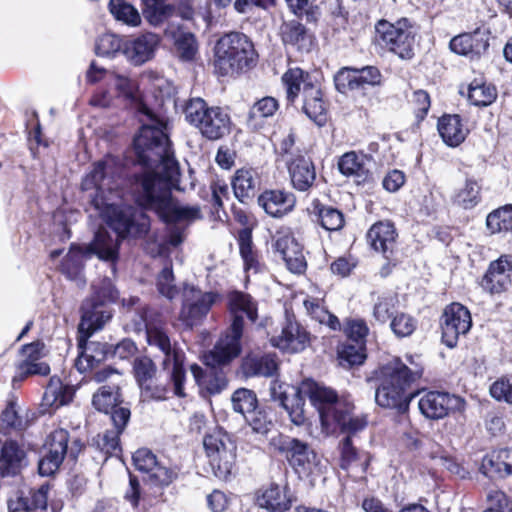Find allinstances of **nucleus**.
Segmentation results:
<instances>
[{
  "mask_svg": "<svg viewBox=\"0 0 512 512\" xmlns=\"http://www.w3.org/2000/svg\"><path fill=\"white\" fill-rule=\"evenodd\" d=\"M81 188L113 232L101 228L86 250L72 246L66 254L61 264V272L78 284L84 283L83 261L90 254L97 255L101 260L114 262L118 258L121 239L126 236H139L149 229V222L143 212L120 208L116 202L120 193L117 190L113 160L96 162L84 177Z\"/></svg>",
  "mask_w": 512,
  "mask_h": 512,
  "instance_id": "nucleus-1",
  "label": "nucleus"
},
{
  "mask_svg": "<svg viewBox=\"0 0 512 512\" xmlns=\"http://www.w3.org/2000/svg\"><path fill=\"white\" fill-rule=\"evenodd\" d=\"M228 308L231 324L216 342L214 348L205 356L207 368L204 370L197 364L190 367L195 382L209 394H218L227 386V379L222 369L217 366L227 365L241 352L240 339L243 335L244 317L255 322L257 319L256 304L250 295L234 291L228 296Z\"/></svg>",
  "mask_w": 512,
  "mask_h": 512,
  "instance_id": "nucleus-2",
  "label": "nucleus"
},
{
  "mask_svg": "<svg viewBox=\"0 0 512 512\" xmlns=\"http://www.w3.org/2000/svg\"><path fill=\"white\" fill-rule=\"evenodd\" d=\"M139 115L141 127L133 140L134 150L142 165L154 168L143 175L140 183L146 177L177 180L179 166L171 149L166 119L145 103L139 104Z\"/></svg>",
  "mask_w": 512,
  "mask_h": 512,
  "instance_id": "nucleus-3",
  "label": "nucleus"
},
{
  "mask_svg": "<svg viewBox=\"0 0 512 512\" xmlns=\"http://www.w3.org/2000/svg\"><path fill=\"white\" fill-rule=\"evenodd\" d=\"M92 289V296L82 304V317L78 328L80 334L78 347L81 352L77 358L76 366L81 372L93 368L95 364L106 359V345L88 342V338L111 319L112 313L106 304L114 302L117 298V291L107 277L99 283H94Z\"/></svg>",
  "mask_w": 512,
  "mask_h": 512,
  "instance_id": "nucleus-4",
  "label": "nucleus"
},
{
  "mask_svg": "<svg viewBox=\"0 0 512 512\" xmlns=\"http://www.w3.org/2000/svg\"><path fill=\"white\" fill-rule=\"evenodd\" d=\"M298 395L309 398L317 409L326 434L340 430L343 433H357L367 425L363 415H353L354 406L346 400H340L334 390L306 379L298 386Z\"/></svg>",
  "mask_w": 512,
  "mask_h": 512,
  "instance_id": "nucleus-5",
  "label": "nucleus"
},
{
  "mask_svg": "<svg viewBox=\"0 0 512 512\" xmlns=\"http://www.w3.org/2000/svg\"><path fill=\"white\" fill-rule=\"evenodd\" d=\"M421 374L422 369L417 365L411 368L399 359L389 361L378 371L376 403L383 408L406 410L414 396L409 389Z\"/></svg>",
  "mask_w": 512,
  "mask_h": 512,
  "instance_id": "nucleus-6",
  "label": "nucleus"
},
{
  "mask_svg": "<svg viewBox=\"0 0 512 512\" xmlns=\"http://www.w3.org/2000/svg\"><path fill=\"white\" fill-rule=\"evenodd\" d=\"M174 180L146 177L139 183L137 202L140 206L155 211L167 223H190L200 219L198 206L179 205L174 202L170 183Z\"/></svg>",
  "mask_w": 512,
  "mask_h": 512,
  "instance_id": "nucleus-7",
  "label": "nucleus"
},
{
  "mask_svg": "<svg viewBox=\"0 0 512 512\" xmlns=\"http://www.w3.org/2000/svg\"><path fill=\"white\" fill-rule=\"evenodd\" d=\"M151 313L152 311L148 307L138 308L135 311L134 329L137 331L145 330L149 347L158 349L163 355V369L169 370L171 368L170 380L174 383V393L177 397H185L184 354L176 345H172L165 330L152 323Z\"/></svg>",
  "mask_w": 512,
  "mask_h": 512,
  "instance_id": "nucleus-8",
  "label": "nucleus"
},
{
  "mask_svg": "<svg viewBox=\"0 0 512 512\" xmlns=\"http://www.w3.org/2000/svg\"><path fill=\"white\" fill-rule=\"evenodd\" d=\"M256 52L249 38L239 32L221 37L215 47V66L222 75L238 73L251 68L256 62Z\"/></svg>",
  "mask_w": 512,
  "mask_h": 512,
  "instance_id": "nucleus-9",
  "label": "nucleus"
},
{
  "mask_svg": "<svg viewBox=\"0 0 512 512\" xmlns=\"http://www.w3.org/2000/svg\"><path fill=\"white\" fill-rule=\"evenodd\" d=\"M187 122L209 140H218L230 131L229 114L220 107H209L202 98L190 99L184 108Z\"/></svg>",
  "mask_w": 512,
  "mask_h": 512,
  "instance_id": "nucleus-10",
  "label": "nucleus"
},
{
  "mask_svg": "<svg viewBox=\"0 0 512 512\" xmlns=\"http://www.w3.org/2000/svg\"><path fill=\"white\" fill-rule=\"evenodd\" d=\"M376 42L397 54L402 59H410L414 52V32L407 19L396 23L381 20L376 25Z\"/></svg>",
  "mask_w": 512,
  "mask_h": 512,
  "instance_id": "nucleus-11",
  "label": "nucleus"
},
{
  "mask_svg": "<svg viewBox=\"0 0 512 512\" xmlns=\"http://www.w3.org/2000/svg\"><path fill=\"white\" fill-rule=\"evenodd\" d=\"M270 445L284 455L299 476H308L317 464V456L310 446L287 435L278 434L271 438Z\"/></svg>",
  "mask_w": 512,
  "mask_h": 512,
  "instance_id": "nucleus-12",
  "label": "nucleus"
},
{
  "mask_svg": "<svg viewBox=\"0 0 512 512\" xmlns=\"http://www.w3.org/2000/svg\"><path fill=\"white\" fill-rule=\"evenodd\" d=\"M217 294L185 284L182 291V306L179 320L188 329L203 323L210 309L215 304Z\"/></svg>",
  "mask_w": 512,
  "mask_h": 512,
  "instance_id": "nucleus-13",
  "label": "nucleus"
},
{
  "mask_svg": "<svg viewBox=\"0 0 512 512\" xmlns=\"http://www.w3.org/2000/svg\"><path fill=\"white\" fill-rule=\"evenodd\" d=\"M203 445L215 475L227 477L236 458V445L222 430H216L204 437Z\"/></svg>",
  "mask_w": 512,
  "mask_h": 512,
  "instance_id": "nucleus-14",
  "label": "nucleus"
},
{
  "mask_svg": "<svg viewBox=\"0 0 512 512\" xmlns=\"http://www.w3.org/2000/svg\"><path fill=\"white\" fill-rule=\"evenodd\" d=\"M465 405V400L460 396L442 391L424 392L418 402L421 414L431 420L443 419L456 411L461 412Z\"/></svg>",
  "mask_w": 512,
  "mask_h": 512,
  "instance_id": "nucleus-15",
  "label": "nucleus"
},
{
  "mask_svg": "<svg viewBox=\"0 0 512 512\" xmlns=\"http://www.w3.org/2000/svg\"><path fill=\"white\" fill-rule=\"evenodd\" d=\"M472 325L469 310L460 303L447 306L441 318L443 343L453 348L461 335L467 334Z\"/></svg>",
  "mask_w": 512,
  "mask_h": 512,
  "instance_id": "nucleus-16",
  "label": "nucleus"
},
{
  "mask_svg": "<svg viewBox=\"0 0 512 512\" xmlns=\"http://www.w3.org/2000/svg\"><path fill=\"white\" fill-rule=\"evenodd\" d=\"M69 434L65 429L51 432L45 443V455L40 459L38 469L42 476L52 475L63 462L67 453Z\"/></svg>",
  "mask_w": 512,
  "mask_h": 512,
  "instance_id": "nucleus-17",
  "label": "nucleus"
},
{
  "mask_svg": "<svg viewBox=\"0 0 512 512\" xmlns=\"http://www.w3.org/2000/svg\"><path fill=\"white\" fill-rule=\"evenodd\" d=\"M512 283V255H501L492 261L482 278L481 286L491 295L508 290Z\"/></svg>",
  "mask_w": 512,
  "mask_h": 512,
  "instance_id": "nucleus-18",
  "label": "nucleus"
},
{
  "mask_svg": "<svg viewBox=\"0 0 512 512\" xmlns=\"http://www.w3.org/2000/svg\"><path fill=\"white\" fill-rule=\"evenodd\" d=\"M133 463L137 470L148 474L149 479L156 485H169L177 476L175 470L158 461L155 454L147 448L138 449L133 454Z\"/></svg>",
  "mask_w": 512,
  "mask_h": 512,
  "instance_id": "nucleus-19",
  "label": "nucleus"
},
{
  "mask_svg": "<svg viewBox=\"0 0 512 512\" xmlns=\"http://www.w3.org/2000/svg\"><path fill=\"white\" fill-rule=\"evenodd\" d=\"M49 485L38 489L18 490L7 501L9 512H47Z\"/></svg>",
  "mask_w": 512,
  "mask_h": 512,
  "instance_id": "nucleus-20",
  "label": "nucleus"
},
{
  "mask_svg": "<svg viewBox=\"0 0 512 512\" xmlns=\"http://www.w3.org/2000/svg\"><path fill=\"white\" fill-rule=\"evenodd\" d=\"M160 44L158 34L143 33L123 43V55L133 65L139 66L150 61Z\"/></svg>",
  "mask_w": 512,
  "mask_h": 512,
  "instance_id": "nucleus-21",
  "label": "nucleus"
},
{
  "mask_svg": "<svg viewBox=\"0 0 512 512\" xmlns=\"http://www.w3.org/2000/svg\"><path fill=\"white\" fill-rule=\"evenodd\" d=\"M286 164L291 184L296 190L306 192L313 187L316 170L310 157L301 153H290Z\"/></svg>",
  "mask_w": 512,
  "mask_h": 512,
  "instance_id": "nucleus-22",
  "label": "nucleus"
},
{
  "mask_svg": "<svg viewBox=\"0 0 512 512\" xmlns=\"http://www.w3.org/2000/svg\"><path fill=\"white\" fill-rule=\"evenodd\" d=\"M258 204L274 218H281L290 213L296 204V197L285 190H266L258 197Z\"/></svg>",
  "mask_w": 512,
  "mask_h": 512,
  "instance_id": "nucleus-23",
  "label": "nucleus"
},
{
  "mask_svg": "<svg viewBox=\"0 0 512 512\" xmlns=\"http://www.w3.org/2000/svg\"><path fill=\"white\" fill-rule=\"evenodd\" d=\"M309 343V334L298 322L287 318L281 334L272 338V344L288 352H300Z\"/></svg>",
  "mask_w": 512,
  "mask_h": 512,
  "instance_id": "nucleus-24",
  "label": "nucleus"
},
{
  "mask_svg": "<svg viewBox=\"0 0 512 512\" xmlns=\"http://www.w3.org/2000/svg\"><path fill=\"white\" fill-rule=\"evenodd\" d=\"M371 158L364 153L350 151L343 154L338 161L339 171L346 177H352L360 184L371 178L369 164Z\"/></svg>",
  "mask_w": 512,
  "mask_h": 512,
  "instance_id": "nucleus-25",
  "label": "nucleus"
},
{
  "mask_svg": "<svg viewBox=\"0 0 512 512\" xmlns=\"http://www.w3.org/2000/svg\"><path fill=\"white\" fill-rule=\"evenodd\" d=\"M397 232L395 226L390 221H379L371 226L367 233V239L371 247L381 252L388 258L395 247Z\"/></svg>",
  "mask_w": 512,
  "mask_h": 512,
  "instance_id": "nucleus-26",
  "label": "nucleus"
},
{
  "mask_svg": "<svg viewBox=\"0 0 512 512\" xmlns=\"http://www.w3.org/2000/svg\"><path fill=\"white\" fill-rule=\"evenodd\" d=\"M293 398L287 396L286 391H282V385L276 382L271 387V396L275 401H279L281 406L288 412L291 421L297 425H303L306 417L304 413V395H298V387L292 388Z\"/></svg>",
  "mask_w": 512,
  "mask_h": 512,
  "instance_id": "nucleus-27",
  "label": "nucleus"
},
{
  "mask_svg": "<svg viewBox=\"0 0 512 512\" xmlns=\"http://www.w3.org/2000/svg\"><path fill=\"white\" fill-rule=\"evenodd\" d=\"M26 465V453L17 441L7 440L0 452V473L14 476Z\"/></svg>",
  "mask_w": 512,
  "mask_h": 512,
  "instance_id": "nucleus-28",
  "label": "nucleus"
},
{
  "mask_svg": "<svg viewBox=\"0 0 512 512\" xmlns=\"http://www.w3.org/2000/svg\"><path fill=\"white\" fill-rule=\"evenodd\" d=\"M302 110L305 115L318 126L327 122V106L321 90L316 85L305 86Z\"/></svg>",
  "mask_w": 512,
  "mask_h": 512,
  "instance_id": "nucleus-29",
  "label": "nucleus"
},
{
  "mask_svg": "<svg viewBox=\"0 0 512 512\" xmlns=\"http://www.w3.org/2000/svg\"><path fill=\"white\" fill-rule=\"evenodd\" d=\"M489 44L479 33H463L455 36L450 41V49L459 55L470 58L471 60L480 57Z\"/></svg>",
  "mask_w": 512,
  "mask_h": 512,
  "instance_id": "nucleus-30",
  "label": "nucleus"
},
{
  "mask_svg": "<svg viewBox=\"0 0 512 512\" xmlns=\"http://www.w3.org/2000/svg\"><path fill=\"white\" fill-rule=\"evenodd\" d=\"M280 32L285 44L291 45L299 51L308 52L311 50L314 37L299 21L290 20L284 22Z\"/></svg>",
  "mask_w": 512,
  "mask_h": 512,
  "instance_id": "nucleus-31",
  "label": "nucleus"
},
{
  "mask_svg": "<svg viewBox=\"0 0 512 512\" xmlns=\"http://www.w3.org/2000/svg\"><path fill=\"white\" fill-rule=\"evenodd\" d=\"M438 131L450 147H457L467 137L469 130L459 115H444L438 121Z\"/></svg>",
  "mask_w": 512,
  "mask_h": 512,
  "instance_id": "nucleus-32",
  "label": "nucleus"
},
{
  "mask_svg": "<svg viewBox=\"0 0 512 512\" xmlns=\"http://www.w3.org/2000/svg\"><path fill=\"white\" fill-rule=\"evenodd\" d=\"M481 472L491 478H505L511 475L509 449H500L487 454L481 462Z\"/></svg>",
  "mask_w": 512,
  "mask_h": 512,
  "instance_id": "nucleus-33",
  "label": "nucleus"
},
{
  "mask_svg": "<svg viewBox=\"0 0 512 512\" xmlns=\"http://www.w3.org/2000/svg\"><path fill=\"white\" fill-rule=\"evenodd\" d=\"M258 504L269 512H285L290 509L292 499L286 487L272 484L258 498Z\"/></svg>",
  "mask_w": 512,
  "mask_h": 512,
  "instance_id": "nucleus-34",
  "label": "nucleus"
},
{
  "mask_svg": "<svg viewBox=\"0 0 512 512\" xmlns=\"http://www.w3.org/2000/svg\"><path fill=\"white\" fill-rule=\"evenodd\" d=\"M277 369L278 363L274 354H265L262 356L249 354L242 362L243 373L248 377L273 376Z\"/></svg>",
  "mask_w": 512,
  "mask_h": 512,
  "instance_id": "nucleus-35",
  "label": "nucleus"
},
{
  "mask_svg": "<svg viewBox=\"0 0 512 512\" xmlns=\"http://www.w3.org/2000/svg\"><path fill=\"white\" fill-rule=\"evenodd\" d=\"M73 396V390L69 386L63 385L60 378L53 376L50 378L49 383L42 399V407L45 411L49 408L57 409L69 403Z\"/></svg>",
  "mask_w": 512,
  "mask_h": 512,
  "instance_id": "nucleus-36",
  "label": "nucleus"
},
{
  "mask_svg": "<svg viewBox=\"0 0 512 512\" xmlns=\"http://www.w3.org/2000/svg\"><path fill=\"white\" fill-rule=\"evenodd\" d=\"M282 83L289 104H294L300 93L304 95L305 86L314 85L309 74L298 67L288 69L282 76Z\"/></svg>",
  "mask_w": 512,
  "mask_h": 512,
  "instance_id": "nucleus-37",
  "label": "nucleus"
},
{
  "mask_svg": "<svg viewBox=\"0 0 512 512\" xmlns=\"http://www.w3.org/2000/svg\"><path fill=\"white\" fill-rule=\"evenodd\" d=\"M278 108V101L274 97L266 96L261 98L250 108L247 126L252 130L261 129L264 126V121L273 117Z\"/></svg>",
  "mask_w": 512,
  "mask_h": 512,
  "instance_id": "nucleus-38",
  "label": "nucleus"
},
{
  "mask_svg": "<svg viewBox=\"0 0 512 512\" xmlns=\"http://www.w3.org/2000/svg\"><path fill=\"white\" fill-rule=\"evenodd\" d=\"M257 184V173L253 169L241 168L235 173L232 188L236 198L244 202L255 194Z\"/></svg>",
  "mask_w": 512,
  "mask_h": 512,
  "instance_id": "nucleus-39",
  "label": "nucleus"
},
{
  "mask_svg": "<svg viewBox=\"0 0 512 512\" xmlns=\"http://www.w3.org/2000/svg\"><path fill=\"white\" fill-rule=\"evenodd\" d=\"M108 9L116 21L129 27H139L142 23L138 9L126 0H110Z\"/></svg>",
  "mask_w": 512,
  "mask_h": 512,
  "instance_id": "nucleus-40",
  "label": "nucleus"
},
{
  "mask_svg": "<svg viewBox=\"0 0 512 512\" xmlns=\"http://www.w3.org/2000/svg\"><path fill=\"white\" fill-rule=\"evenodd\" d=\"M238 243L245 272L256 274L261 271L262 264L259 261L257 252L253 248L251 232L247 229L241 230L238 235Z\"/></svg>",
  "mask_w": 512,
  "mask_h": 512,
  "instance_id": "nucleus-41",
  "label": "nucleus"
},
{
  "mask_svg": "<svg viewBox=\"0 0 512 512\" xmlns=\"http://www.w3.org/2000/svg\"><path fill=\"white\" fill-rule=\"evenodd\" d=\"M168 372V378L165 383L159 382L155 377L150 380V382L144 384L140 387L141 397L146 401H163L170 397V395H175L174 393V383L170 380V372Z\"/></svg>",
  "mask_w": 512,
  "mask_h": 512,
  "instance_id": "nucleus-42",
  "label": "nucleus"
},
{
  "mask_svg": "<svg viewBox=\"0 0 512 512\" xmlns=\"http://www.w3.org/2000/svg\"><path fill=\"white\" fill-rule=\"evenodd\" d=\"M165 34L174 40L176 52L182 60L190 61L194 58L197 52V43L192 33L167 29Z\"/></svg>",
  "mask_w": 512,
  "mask_h": 512,
  "instance_id": "nucleus-43",
  "label": "nucleus"
},
{
  "mask_svg": "<svg viewBox=\"0 0 512 512\" xmlns=\"http://www.w3.org/2000/svg\"><path fill=\"white\" fill-rule=\"evenodd\" d=\"M167 0H141L144 18L152 26L163 23L173 12V7Z\"/></svg>",
  "mask_w": 512,
  "mask_h": 512,
  "instance_id": "nucleus-44",
  "label": "nucleus"
},
{
  "mask_svg": "<svg viewBox=\"0 0 512 512\" xmlns=\"http://www.w3.org/2000/svg\"><path fill=\"white\" fill-rule=\"evenodd\" d=\"M307 314L312 320L328 326L331 330L340 329L338 318L331 314L318 299L308 298L303 302Z\"/></svg>",
  "mask_w": 512,
  "mask_h": 512,
  "instance_id": "nucleus-45",
  "label": "nucleus"
},
{
  "mask_svg": "<svg viewBox=\"0 0 512 512\" xmlns=\"http://www.w3.org/2000/svg\"><path fill=\"white\" fill-rule=\"evenodd\" d=\"M119 390L115 385H102L93 395V406L100 412L110 413L119 402Z\"/></svg>",
  "mask_w": 512,
  "mask_h": 512,
  "instance_id": "nucleus-46",
  "label": "nucleus"
},
{
  "mask_svg": "<svg viewBox=\"0 0 512 512\" xmlns=\"http://www.w3.org/2000/svg\"><path fill=\"white\" fill-rule=\"evenodd\" d=\"M491 233L512 231V205H506L491 212L486 219Z\"/></svg>",
  "mask_w": 512,
  "mask_h": 512,
  "instance_id": "nucleus-47",
  "label": "nucleus"
},
{
  "mask_svg": "<svg viewBox=\"0 0 512 512\" xmlns=\"http://www.w3.org/2000/svg\"><path fill=\"white\" fill-rule=\"evenodd\" d=\"M480 200V185L473 179H466L464 186L454 197L455 203L464 209H471Z\"/></svg>",
  "mask_w": 512,
  "mask_h": 512,
  "instance_id": "nucleus-48",
  "label": "nucleus"
},
{
  "mask_svg": "<svg viewBox=\"0 0 512 512\" xmlns=\"http://www.w3.org/2000/svg\"><path fill=\"white\" fill-rule=\"evenodd\" d=\"M340 363L347 366L360 365L366 358L365 344L347 341L338 351Z\"/></svg>",
  "mask_w": 512,
  "mask_h": 512,
  "instance_id": "nucleus-49",
  "label": "nucleus"
},
{
  "mask_svg": "<svg viewBox=\"0 0 512 512\" xmlns=\"http://www.w3.org/2000/svg\"><path fill=\"white\" fill-rule=\"evenodd\" d=\"M496 96V89L491 85L472 83L469 86L468 99L475 106H488Z\"/></svg>",
  "mask_w": 512,
  "mask_h": 512,
  "instance_id": "nucleus-50",
  "label": "nucleus"
},
{
  "mask_svg": "<svg viewBox=\"0 0 512 512\" xmlns=\"http://www.w3.org/2000/svg\"><path fill=\"white\" fill-rule=\"evenodd\" d=\"M232 406L235 412L244 417L257 408V398L253 391L242 388L232 395Z\"/></svg>",
  "mask_w": 512,
  "mask_h": 512,
  "instance_id": "nucleus-51",
  "label": "nucleus"
},
{
  "mask_svg": "<svg viewBox=\"0 0 512 512\" xmlns=\"http://www.w3.org/2000/svg\"><path fill=\"white\" fill-rule=\"evenodd\" d=\"M157 368L152 359L147 356L137 357L133 363V373L140 387L155 377Z\"/></svg>",
  "mask_w": 512,
  "mask_h": 512,
  "instance_id": "nucleus-52",
  "label": "nucleus"
},
{
  "mask_svg": "<svg viewBox=\"0 0 512 512\" xmlns=\"http://www.w3.org/2000/svg\"><path fill=\"white\" fill-rule=\"evenodd\" d=\"M114 85L119 95L135 104V108L139 112V104L143 103L138 96L137 83L123 75H115Z\"/></svg>",
  "mask_w": 512,
  "mask_h": 512,
  "instance_id": "nucleus-53",
  "label": "nucleus"
},
{
  "mask_svg": "<svg viewBox=\"0 0 512 512\" xmlns=\"http://www.w3.org/2000/svg\"><path fill=\"white\" fill-rule=\"evenodd\" d=\"M397 304L398 298L396 295L389 294L379 297L373 309L375 320L384 324L390 318H393Z\"/></svg>",
  "mask_w": 512,
  "mask_h": 512,
  "instance_id": "nucleus-54",
  "label": "nucleus"
},
{
  "mask_svg": "<svg viewBox=\"0 0 512 512\" xmlns=\"http://www.w3.org/2000/svg\"><path fill=\"white\" fill-rule=\"evenodd\" d=\"M489 393L496 401L512 405V374L503 375L495 380L490 385Z\"/></svg>",
  "mask_w": 512,
  "mask_h": 512,
  "instance_id": "nucleus-55",
  "label": "nucleus"
},
{
  "mask_svg": "<svg viewBox=\"0 0 512 512\" xmlns=\"http://www.w3.org/2000/svg\"><path fill=\"white\" fill-rule=\"evenodd\" d=\"M96 54L99 56H114L119 51L123 52V43L120 37L112 33L101 35L95 46Z\"/></svg>",
  "mask_w": 512,
  "mask_h": 512,
  "instance_id": "nucleus-56",
  "label": "nucleus"
},
{
  "mask_svg": "<svg viewBox=\"0 0 512 512\" xmlns=\"http://www.w3.org/2000/svg\"><path fill=\"white\" fill-rule=\"evenodd\" d=\"M321 226L327 231H338L344 226V216L341 211L330 206H322L318 212Z\"/></svg>",
  "mask_w": 512,
  "mask_h": 512,
  "instance_id": "nucleus-57",
  "label": "nucleus"
},
{
  "mask_svg": "<svg viewBox=\"0 0 512 512\" xmlns=\"http://www.w3.org/2000/svg\"><path fill=\"white\" fill-rule=\"evenodd\" d=\"M280 257L292 273L301 274L305 271L306 261L302 252V247L298 242L290 246V249Z\"/></svg>",
  "mask_w": 512,
  "mask_h": 512,
  "instance_id": "nucleus-58",
  "label": "nucleus"
},
{
  "mask_svg": "<svg viewBox=\"0 0 512 512\" xmlns=\"http://www.w3.org/2000/svg\"><path fill=\"white\" fill-rule=\"evenodd\" d=\"M157 288L161 295L168 299L175 298L179 290L174 284V275L171 267H164L157 278Z\"/></svg>",
  "mask_w": 512,
  "mask_h": 512,
  "instance_id": "nucleus-59",
  "label": "nucleus"
},
{
  "mask_svg": "<svg viewBox=\"0 0 512 512\" xmlns=\"http://www.w3.org/2000/svg\"><path fill=\"white\" fill-rule=\"evenodd\" d=\"M245 420L254 432L260 434L268 433L273 426L266 411L258 408L247 414Z\"/></svg>",
  "mask_w": 512,
  "mask_h": 512,
  "instance_id": "nucleus-60",
  "label": "nucleus"
},
{
  "mask_svg": "<svg viewBox=\"0 0 512 512\" xmlns=\"http://www.w3.org/2000/svg\"><path fill=\"white\" fill-rule=\"evenodd\" d=\"M20 412V407L14 401H10L1 413L0 419L2 425L17 430L23 429L25 421Z\"/></svg>",
  "mask_w": 512,
  "mask_h": 512,
  "instance_id": "nucleus-61",
  "label": "nucleus"
},
{
  "mask_svg": "<svg viewBox=\"0 0 512 512\" xmlns=\"http://www.w3.org/2000/svg\"><path fill=\"white\" fill-rule=\"evenodd\" d=\"M335 87L340 93L357 89L356 68L343 67L334 77Z\"/></svg>",
  "mask_w": 512,
  "mask_h": 512,
  "instance_id": "nucleus-62",
  "label": "nucleus"
},
{
  "mask_svg": "<svg viewBox=\"0 0 512 512\" xmlns=\"http://www.w3.org/2000/svg\"><path fill=\"white\" fill-rule=\"evenodd\" d=\"M390 327L397 337H407L414 332L416 321L410 315L400 313L392 318Z\"/></svg>",
  "mask_w": 512,
  "mask_h": 512,
  "instance_id": "nucleus-63",
  "label": "nucleus"
},
{
  "mask_svg": "<svg viewBox=\"0 0 512 512\" xmlns=\"http://www.w3.org/2000/svg\"><path fill=\"white\" fill-rule=\"evenodd\" d=\"M369 329L364 320L351 319L348 320L345 326V333L347 335V341L358 342L366 344V337Z\"/></svg>",
  "mask_w": 512,
  "mask_h": 512,
  "instance_id": "nucleus-64",
  "label": "nucleus"
}]
</instances>
